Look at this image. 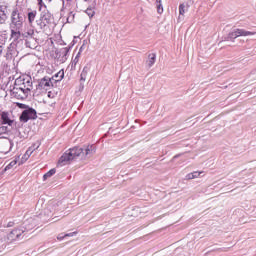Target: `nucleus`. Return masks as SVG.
I'll return each mask as SVG.
<instances>
[{
    "label": "nucleus",
    "mask_w": 256,
    "mask_h": 256,
    "mask_svg": "<svg viewBox=\"0 0 256 256\" xmlns=\"http://www.w3.org/2000/svg\"><path fill=\"white\" fill-rule=\"evenodd\" d=\"M83 155V148L74 147L71 148L68 152L64 153L58 163L63 167V165H67L68 163H71V161L77 159V157H81Z\"/></svg>",
    "instance_id": "obj_1"
},
{
    "label": "nucleus",
    "mask_w": 256,
    "mask_h": 256,
    "mask_svg": "<svg viewBox=\"0 0 256 256\" xmlns=\"http://www.w3.org/2000/svg\"><path fill=\"white\" fill-rule=\"evenodd\" d=\"M10 19L16 29H21V27H23V23H25V15L17 8H14L11 12Z\"/></svg>",
    "instance_id": "obj_2"
},
{
    "label": "nucleus",
    "mask_w": 256,
    "mask_h": 256,
    "mask_svg": "<svg viewBox=\"0 0 256 256\" xmlns=\"http://www.w3.org/2000/svg\"><path fill=\"white\" fill-rule=\"evenodd\" d=\"M11 149H13V140L9 136H0V153L7 155Z\"/></svg>",
    "instance_id": "obj_3"
},
{
    "label": "nucleus",
    "mask_w": 256,
    "mask_h": 256,
    "mask_svg": "<svg viewBox=\"0 0 256 256\" xmlns=\"http://www.w3.org/2000/svg\"><path fill=\"white\" fill-rule=\"evenodd\" d=\"M30 119H37V111H35V109H26L20 115V121H22V123H27Z\"/></svg>",
    "instance_id": "obj_4"
},
{
    "label": "nucleus",
    "mask_w": 256,
    "mask_h": 256,
    "mask_svg": "<svg viewBox=\"0 0 256 256\" xmlns=\"http://www.w3.org/2000/svg\"><path fill=\"white\" fill-rule=\"evenodd\" d=\"M20 87L26 94L31 93V91H33V81H31V77L24 78Z\"/></svg>",
    "instance_id": "obj_5"
},
{
    "label": "nucleus",
    "mask_w": 256,
    "mask_h": 256,
    "mask_svg": "<svg viewBox=\"0 0 256 256\" xmlns=\"http://www.w3.org/2000/svg\"><path fill=\"white\" fill-rule=\"evenodd\" d=\"M38 87L40 89H44L45 91H49V89L53 87V82L51 81V78L44 77L39 81Z\"/></svg>",
    "instance_id": "obj_6"
},
{
    "label": "nucleus",
    "mask_w": 256,
    "mask_h": 256,
    "mask_svg": "<svg viewBox=\"0 0 256 256\" xmlns=\"http://www.w3.org/2000/svg\"><path fill=\"white\" fill-rule=\"evenodd\" d=\"M96 152L97 147L95 145H87L84 146L82 155H84V157H93Z\"/></svg>",
    "instance_id": "obj_7"
},
{
    "label": "nucleus",
    "mask_w": 256,
    "mask_h": 256,
    "mask_svg": "<svg viewBox=\"0 0 256 256\" xmlns=\"http://www.w3.org/2000/svg\"><path fill=\"white\" fill-rule=\"evenodd\" d=\"M17 53V49L15 48V44L11 43L7 49H6V54H5V58L8 61H11V59H13V57H15Z\"/></svg>",
    "instance_id": "obj_8"
},
{
    "label": "nucleus",
    "mask_w": 256,
    "mask_h": 256,
    "mask_svg": "<svg viewBox=\"0 0 256 256\" xmlns=\"http://www.w3.org/2000/svg\"><path fill=\"white\" fill-rule=\"evenodd\" d=\"M0 123L1 125H9V127L13 125V120L9 119L8 112H2L0 114Z\"/></svg>",
    "instance_id": "obj_9"
},
{
    "label": "nucleus",
    "mask_w": 256,
    "mask_h": 256,
    "mask_svg": "<svg viewBox=\"0 0 256 256\" xmlns=\"http://www.w3.org/2000/svg\"><path fill=\"white\" fill-rule=\"evenodd\" d=\"M13 94L16 95L18 99H25L29 96V94H26L25 90H23L21 86H19L18 88H14Z\"/></svg>",
    "instance_id": "obj_10"
},
{
    "label": "nucleus",
    "mask_w": 256,
    "mask_h": 256,
    "mask_svg": "<svg viewBox=\"0 0 256 256\" xmlns=\"http://www.w3.org/2000/svg\"><path fill=\"white\" fill-rule=\"evenodd\" d=\"M237 37H249V35H255L254 32L246 31L245 29H234Z\"/></svg>",
    "instance_id": "obj_11"
},
{
    "label": "nucleus",
    "mask_w": 256,
    "mask_h": 256,
    "mask_svg": "<svg viewBox=\"0 0 256 256\" xmlns=\"http://www.w3.org/2000/svg\"><path fill=\"white\" fill-rule=\"evenodd\" d=\"M33 151H35V148H32V147L28 148L26 153L22 156V159L18 163V165H23V163H25V161H27L29 157H31V155L33 154Z\"/></svg>",
    "instance_id": "obj_12"
},
{
    "label": "nucleus",
    "mask_w": 256,
    "mask_h": 256,
    "mask_svg": "<svg viewBox=\"0 0 256 256\" xmlns=\"http://www.w3.org/2000/svg\"><path fill=\"white\" fill-rule=\"evenodd\" d=\"M8 36L5 33H0V49L3 51L5 49V45L7 43Z\"/></svg>",
    "instance_id": "obj_13"
},
{
    "label": "nucleus",
    "mask_w": 256,
    "mask_h": 256,
    "mask_svg": "<svg viewBox=\"0 0 256 256\" xmlns=\"http://www.w3.org/2000/svg\"><path fill=\"white\" fill-rule=\"evenodd\" d=\"M9 9V4L7 2L0 3V13H5L7 15Z\"/></svg>",
    "instance_id": "obj_14"
},
{
    "label": "nucleus",
    "mask_w": 256,
    "mask_h": 256,
    "mask_svg": "<svg viewBox=\"0 0 256 256\" xmlns=\"http://www.w3.org/2000/svg\"><path fill=\"white\" fill-rule=\"evenodd\" d=\"M156 59H157V55H155V54H149V56H148V61H147V63H148V67H151L152 65H155V61H156Z\"/></svg>",
    "instance_id": "obj_15"
},
{
    "label": "nucleus",
    "mask_w": 256,
    "mask_h": 256,
    "mask_svg": "<svg viewBox=\"0 0 256 256\" xmlns=\"http://www.w3.org/2000/svg\"><path fill=\"white\" fill-rule=\"evenodd\" d=\"M0 137H9V128L7 126L0 127Z\"/></svg>",
    "instance_id": "obj_16"
},
{
    "label": "nucleus",
    "mask_w": 256,
    "mask_h": 256,
    "mask_svg": "<svg viewBox=\"0 0 256 256\" xmlns=\"http://www.w3.org/2000/svg\"><path fill=\"white\" fill-rule=\"evenodd\" d=\"M187 11V7L185 6V4H180L179 5V19H183V17L185 16V13Z\"/></svg>",
    "instance_id": "obj_17"
},
{
    "label": "nucleus",
    "mask_w": 256,
    "mask_h": 256,
    "mask_svg": "<svg viewBox=\"0 0 256 256\" xmlns=\"http://www.w3.org/2000/svg\"><path fill=\"white\" fill-rule=\"evenodd\" d=\"M30 229H33V226L26 227L25 229H23V228H16V229H14V231H17V235H18V239H19V237H21V235H23V233H25V231H29Z\"/></svg>",
    "instance_id": "obj_18"
},
{
    "label": "nucleus",
    "mask_w": 256,
    "mask_h": 256,
    "mask_svg": "<svg viewBox=\"0 0 256 256\" xmlns=\"http://www.w3.org/2000/svg\"><path fill=\"white\" fill-rule=\"evenodd\" d=\"M35 17H37V11L33 10L31 12L28 13V21L29 23H33V21H35Z\"/></svg>",
    "instance_id": "obj_19"
},
{
    "label": "nucleus",
    "mask_w": 256,
    "mask_h": 256,
    "mask_svg": "<svg viewBox=\"0 0 256 256\" xmlns=\"http://www.w3.org/2000/svg\"><path fill=\"white\" fill-rule=\"evenodd\" d=\"M237 33L235 32V30H233L232 32H230L228 34V36L225 38V41H234V39H237Z\"/></svg>",
    "instance_id": "obj_20"
},
{
    "label": "nucleus",
    "mask_w": 256,
    "mask_h": 256,
    "mask_svg": "<svg viewBox=\"0 0 256 256\" xmlns=\"http://www.w3.org/2000/svg\"><path fill=\"white\" fill-rule=\"evenodd\" d=\"M63 77H65V72L63 70H60L57 74L54 75L55 81H61L63 80Z\"/></svg>",
    "instance_id": "obj_21"
},
{
    "label": "nucleus",
    "mask_w": 256,
    "mask_h": 256,
    "mask_svg": "<svg viewBox=\"0 0 256 256\" xmlns=\"http://www.w3.org/2000/svg\"><path fill=\"white\" fill-rule=\"evenodd\" d=\"M9 239H11L12 241H15L18 238V234H17V230H12L9 235H8Z\"/></svg>",
    "instance_id": "obj_22"
},
{
    "label": "nucleus",
    "mask_w": 256,
    "mask_h": 256,
    "mask_svg": "<svg viewBox=\"0 0 256 256\" xmlns=\"http://www.w3.org/2000/svg\"><path fill=\"white\" fill-rule=\"evenodd\" d=\"M55 173H56L55 169L49 170L46 174H44V176H43L44 180L49 179V177H53V175H55Z\"/></svg>",
    "instance_id": "obj_23"
},
{
    "label": "nucleus",
    "mask_w": 256,
    "mask_h": 256,
    "mask_svg": "<svg viewBox=\"0 0 256 256\" xmlns=\"http://www.w3.org/2000/svg\"><path fill=\"white\" fill-rule=\"evenodd\" d=\"M157 12L161 15L163 13V4H161V0H156Z\"/></svg>",
    "instance_id": "obj_24"
},
{
    "label": "nucleus",
    "mask_w": 256,
    "mask_h": 256,
    "mask_svg": "<svg viewBox=\"0 0 256 256\" xmlns=\"http://www.w3.org/2000/svg\"><path fill=\"white\" fill-rule=\"evenodd\" d=\"M17 165V159L11 161L6 167L5 171H9V169H12V167H15Z\"/></svg>",
    "instance_id": "obj_25"
},
{
    "label": "nucleus",
    "mask_w": 256,
    "mask_h": 256,
    "mask_svg": "<svg viewBox=\"0 0 256 256\" xmlns=\"http://www.w3.org/2000/svg\"><path fill=\"white\" fill-rule=\"evenodd\" d=\"M7 21V14L0 12V25H3Z\"/></svg>",
    "instance_id": "obj_26"
},
{
    "label": "nucleus",
    "mask_w": 256,
    "mask_h": 256,
    "mask_svg": "<svg viewBox=\"0 0 256 256\" xmlns=\"http://www.w3.org/2000/svg\"><path fill=\"white\" fill-rule=\"evenodd\" d=\"M86 79H87V68H84L80 75V81H86Z\"/></svg>",
    "instance_id": "obj_27"
},
{
    "label": "nucleus",
    "mask_w": 256,
    "mask_h": 256,
    "mask_svg": "<svg viewBox=\"0 0 256 256\" xmlns=\"http://www.w3.org/2000/svg\"><path fill=\"white\" fill-rule=\"evenodd\" d=\"M80 58H81V48H80L79 52L77 53V55L75 56V58L73 59L74 65H77V63H79Z\"/></svg>",
    "instance_id": "obj_28"
},
{
    "label": "nucleus",
    "mask_w": 256,
    "mask_h": 256,
    "mask_svg": "<svg viewBox=\"0 0 256 256\" xmlns=\"http://www.w3.org/2000/svg\"><path fill=\"white\" fill-rule=\"evenodd\" d=\"M21 33L19 31L12 30L11 36L12 39H19Z\"/></svg>",
    "instance_id": "obj_29"
},
{
    "label": "nucleus",
    "mask_w": 256,
    "mask_h": 256,
    "mask_svg": "<svg viewBox=\"0 0 256 256\" xmlns=\"http://www.w3.org/2000/svg\"><path fill=\"white\" fill-rule=\"evenodd\" d=\"M86 13L88 14V17H93L95 15V11H93L91 8H88Z\"/></svg>",
    "instance_id": "obj_30"
},
{
    "label": "nucleus",
    "mask_w": 256,
    "mask_h": 256,
    "mask_svg": "<svg viewBox=\"0 0 256 256\" xmlns=\"http://www.w3.org/2000/svg\"><path fill=\"white\" fill-rule=\"evenodd\" d=\"M33 33H34L33 30H29L28 32L24 33V37H33Z\"/></svg>",
    "instance_id": "obj_31"
},
{
    "label": "nucleus",
    "mask_w": 256,
    "mask_h": 256,
    "mask_svg": "<svg viewBox=\"0 0 256 256\" xmlns=\"http://www.w3.org/2000/svg\"><path fill=\"white\" fill-rule=\"evenodd\" d=\"M17 107H19V109H27V105L23 104V103H16Z\"/></svg>",
    "instance_id": "obj_32"
},
{
    "label": "nucleus",
    "mask_w": 256,
    "mask_h": 256,
    "mask_svg": "<svg viewBox=\"0 0 256 256\" xmlns=\"http://www.w3.org/2000/svg\"><path fill=\"white\" fill-rule=\"evenodd\" d=\"M186 179H187V180L195 179V174H193V173L187 174V175H186Z\"/></svg>",
    "instance_id": "obj_33"
},
{
    "label": "nucleus",
    "mask_w": 256,
    "mask_h": 256,
    "mask_svg": "<svg viewBox=\"0 0 256 256\" xmlns=\"http://www.w3.org/2000/svg\"><path fill=\"white\" fill-rule=\"evenodd\" d=\"M75 235H77V232H71V233L65 234L64 237H75Z\"/></svg>",
    "instance_id": "obj_34"
},
{
    "label": "nucleus",
    "mask_w": 256,
    "mask_h": 256,
    "mask_svg": "<svg viewBox=\"0 0 256 256\" xmlns=\"http://www.w3.org/2000/svg\"><path fill=\"white\" fill-rule=\"evenodd\" d=\"M201 173H203V172H192V175H194V179H197V177H199V175H201Z\"/></svg>",
    "instance_id": "obj_35"
},
{
    "label": "nucleus",
    "mask_w": 256,
    "mask_h": 256,
    "mask_svg": "<svg viewBox=\"0 0 256 256\" xmlns=\"http://www.w3.org/2000/svg\"><path fill=\"white\" fill-rule=\"evenodd\" d=\"M64 238H65V235H63V234H59L57 236L58 241H63Z\"/></svg>",
    "instance_id": "obj_36"
},
{
    "label": "nucleus",
    "mask_w": 256,
    "mask_h": 256,
    "mask_svg": "<svg viewBox=\"0 0 256 256\" xmlns=\"http://www.w3.org/2000/svg\"><path fill=\"white\" fill-rule=\"evenodd\" d=\"M38 1V5L40 7V9L43 7V0H37Z\"/></svg>",
    "instance_id": "obj_37"
},
{
    "label": "nucleus",
    "mask_w": 256,
    "mask_h": 256,
    "mask_svg": "<svg viewBox=\"0 0 256 256\" xmlns=\"http://www.w3.org/2000/svg\"><path fill=\"white\" fill-rule=\"evenodd\" d=\"M48 97H51V92L48 93Z\"/></svg>",
    "instance_id": "obj_38"
}]
</instances>
